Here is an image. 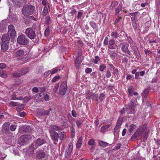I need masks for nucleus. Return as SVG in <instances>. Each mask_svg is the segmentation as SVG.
Listing matches in <instances>:
<instances>
[{"instance_id": "nucleus-1", "label": "nucleus", "mask_w": 160, "mask_h": 160, "mask_svg": "<svg viewBox=\"0 0 160 160\" xmlns=\"http://www.w3.org/2000/svg\"><path fill=\"white\" fill-rule=\"evenodd\" d=\"M134 109L133 102L132 101H130L128 104L126 106V108H123L121 110L120 113L121 114L125 113L126 112H127V114L133 113Z\"/></svg>"}, {"instance_id": "nucleus-2", "label": "nucleus", "mask_w": 160, "mask_h": 160, "mask_svg": "<svg viewBox=\"0 0 160 160\" xmlns=\"http://www.w3.org/2000/svg\"><path fill=\"white\" fill-rule=\"evenodd\" d=\"M35 9V7L31 5L24 6L22 10V12L24 16H29L32 14Z\"/></svg>"}, {"instance_id": "nucleus-3", "label": "nucleus", "mask_w": 160, "mask_h": 160, "mask_svg": "<svg viewBox=\"0 0 160 160\" xmlns=\"http://www.w3.org/2000/svg\"><path fill=\"white\" fill-rule=\"evenodd\" d=\"M34 138V136L32 135H23L19 138L18 142L20 144L24 145L29 140L33 139Z\"/></svg>"}, {"instance_id": "nucleus-4", "label": "nucleus", "mask_w": 160, "mask_h": 160, "mask_svg": "<svg viewBox=\"0 0 160 160\" xmlns=\"http://www.w3.org/2000/svg\"><path fill=\"white\" fill-rule=\"evenodd\" d=\"M70 89L68 87L66 82H62L59 88V94L61 95H64L66 93H68L70 92Z\"/></svg>"}, {"instance_id": "nucleus-5", "label": "nucleus", "mask_w": 160, "mask_h": 160, "mask_svg": "<svg viewBox=\"0 0 160 160\" xmlns=\"http://www.w3.org/2000/svg\"><path fill=\"white\" fill-rule=\"evenodd\" d=\"M17 43L20 45H26L28 42V40L24 35L19 36L17 39Z\"/></svg>"}, {"instance_id": "nucleus-6", "label": "nucleus", "mask_w": 160, "mask_h": 160, "mask_svg": "<svg viewBox=\"0 0 160 160\" xmlns=\"http://www.w3.org/2000/svg\"><path fill=\"white\" fill-rule=\"evenodd\" d=\"M45 141L42 138H38L37 139L35 142L34 146L33 144L31 145L30 151L33 152L34 150L38 148L39 146L42 145L45 143Z\"/></svg>"}, {"instance_id": "nucleus-7", "label": "nucleus", "mask_w": 160, "mask_h": 160, "mask_svg": "<svg viewBox=\"0 0 160 160\" xmlns=\"http://www.w3.org/2000/svg\"><path fill=\"white\" fill-rule=\"evenodd\" d=\"M25 34L31 39H34L36 37L35 32L31 28H28L26 29Z\"/></svg>"}, {"instance_id": "nucleus-8", "label": "nucleus", "mask_w": 160, "mask_h": 160, "mask_svg": "<svg viewBox=\"0 0 160 160\" xmlns=\"http://www.w3.org/2000/svg\"><path fill=\"white\" fill-rule=\"evenodd\" d=\"M50 136L52 139L54 143L56 144L59 138V134L55 131L49 130Z\"/></svg>"}, {"instance_id": "nucleus-9", "label": "nucleus", "mask_w": 160, "mask_h": 160, "mask_svg": "<svg viewBox=\"0 0 160 160\" xmlns=\"http://www.w3.org/2000/svg\"><path fill=\"white\" fill-rule=\"evenodd\" d=\"M28 51H26L25 49H21L17 50L15 52V56L18 57H23L26 55L28 53Z\"/></svg>"}, {"instance_id": "nucleus-10", "label": "nucleus", "mask_w": 160, "mask_h": 160, "mask_svg": "<svg viewBox=\"0 0 160 160\" xmlns=\"http://www.w3.org/2000/svg\"><path fill=\"white\" fill-rule=\"evenodd\" d=\"M8 34L12 38H13L16 36V33L13 25H10L8 26Z\"/></svg>"}, {"instance_id": "nucleus-11", "label": "nucleus", "mask_w": 160, "mask_h": 160, "mask_svg": "<svg viewBox=\"0 0 160 160\" xmlns=\"http://www.w3.org/2000/svg\"><path fill=\"white\" fill-rule=\"evenodd\" d=\"M73 147V145L72 143H70L69 144L65 153V156L66 158H68L69 156L71 155L72 152Z\"/></svg>"}, {"instance_id": "nucleus-12", "label": "nucleus", "mask_w": 160, "mask_h": 160, "mask_svg": "<svg viewBox=\"0 0 160 160\" xmlns=\"http://www.w3.org/2000/svg\"><path fill=\"white\" fill-rule=\"evenodd\" d=\"M146 124H145L143 125L142 128L138 129L134 134V135L135 136V137H139L143 132V131H144V129H146Z\"/></svg>"}, {"instance_id": "nucleus-13", "label": "nucleus", "mask_w": 160, "mask_h": 160, "mask_svg": "<svg viewBox=\"0 0 160 160\" xmlns=\"http://www.w3.org/2000/svg\"><path fill=\"white\" fill-rule=\"evenodd\" d=\"M45 91V89L44 88H42V92L41 93L37 94L34 97V100L37 102H39L43 100V94L42 92Z\"/></svg>"}, {"instance_id": "nucleus-14", "label": "nucleus", "mask_w": 160, "mask_h": 160, "mask_svg": "<svg viewBox=\"0 0 160 160\" xmlns=\"http://www.w3.org/2000/svg\"><path fill=\"white\" fill-rule=\"evenodd\" d=\"M62 130V128L59 126L56 125H53L50 126L49 130H53V131H59Z\"/></svg>"}, {"instance_id": "nucleus-15", "label": "nucleus", "mask_w": 160, "mask_h": 160, "mask_svg": "<svg viewBox=\"0 0 160 160\" xmlns=\"http://www.w3.org/2000/svg\"><path fill=\"white\" fill-rule=\"evenodd\" d=\"M9 40V38L8 35H4L2 36V42L9 43L8 42Z\"/></svg>"}, {"instance_id": "nucleus-16", "label": "nucleus", "mask_w": 160, "mask_h": 160, "mask_svg": "<svg viewBox=\"0 0 160 160\" xmlns=\"http://www.w3.org/2000/svg\"><path fill=\"white\" fill-rule=\"evenodd\" d=\"M110 125L109 124H108L106 125L103 126L101 127L100 132H101L105 133L108 131V129L110 127Z\"/></svg>"}, {"instance_id": "nucleus-17", "label": "nucleus", "mask_w": 160, "mask_h": 160, "mask_svg": "<svg viewBox=\"0 0 160 160\" xmlns=\"http://www.w3.org/2000/svg\"><path fill=\"white\" fill-rule=\"evenodd\" d=\"M67 137L66 133L65 132H62L59 133V138L61 141H63Z\"/></svg>"}, {"instance_id": "nucleus-18", "label": "nucleus", "mask_w": 160, "mask_h": 160, "mask_svg": "<svg viewBox=\"0 0 160 160\" xmlns=\"http://www.w3.org/2000/svg\"><path fill=\"white\" fill-rule=\"evenodd\" d=\"M82 62L81 58L78 56L77 58L75 61V65L77 68H79Z\"/></svg>"}, {"instance_id": "nucleus-19", "label": "nucleus", "mask_w": 160, "mask_h": 160, "mask_svg": "<svg viewBox=\"0 0 160 160\" xmlns=\"http://www.w3.org/2000/svg\"><path fill=\"white\" fill-rule=\"evenodd\" d=\"M9 43H1V47L2 50L4 52L7 50L8 48Z\"/></svg>"}, {"instance_id": "nucleus-20", "label": "nucleus", "mask_w": 160, "mask_h": 160, "mask_svg": "<svg viewBox=\"0 0 160 160\" xmlns=\"http://www.w3.org/2000/svg\"><path fill=\"white\" fill-rule=\"evenodd\" d=\"M45 154L43 152H37L36 158L37 159H41L44 157Z\"/></svg>"}, {"instance_id": "nucleus-21", "label": "nucleus", "mask_w": 160, "mask_h": 160, "mask_svg": "<svg viewBox=\"0 0 160 160\" xmlns=\"http://www.w3.org/2000/svg\"><path fill=\"white\" fill-rule=\"evenodd\" d=\"M115 43V41L113 39L110 40L109 42L108 48L111 49H114V45Z\"/></svg>"}, {"instance_id": "nucleus-22", "label": "nucleus", "mask_w": 160, "mask_h": 160, "mask_svg": "<svg viewBox=\"0 0 160 160\" xmlns=\"http://www.w3.org/2000/svg\"><path fill=\"white\" fill-rule=\"evenodd\" d=\"M0 76L4 78H6L7 77V73L6 71L2 70H0Z\"/></svg>"}, {"instance_id": "nucleus-23", "label": "nucleus", "mask_w": 160, "mask_h": 160, "mask_svg": "<svg viewBox=\"0 0 160 160\" xmlns=\"http://www.w3.org/2000/svg\"><path fill=\"white\" fill-rule=\"evenodd\" d=\"M82 138L81 137H80L76 144V147L77 148H80L82 144Z\"/></svg>"}, {"instance_id": "nucleus-24", "label": "nucleus", "mask_w": 160, "mask_h": 160, "mask_svg": "<svg viewBox=\"0 0 160 160\" xmlns=\"http://www.w3.org/2000/svg\"><path fill=\"white\" fill-rule=\"evenodd\" d=\"M28 68H22L21 70H19L22 76L24 75L25 74L27 73L28 71Z\"/></svg>"}, {"instance_id": "nucleus-25", "label": "nucleus", "mask_w": 160, "mask_h": 160, "mask_svg": "<svg viewBox=\"0 0 160 160\" xmlns=\"http://www.w3.org/2000/svg\"><path fill=\"white\" fill-rule=\"evenodd\" d=\"M122 51L125 52H127L128 54L130 55V52L128 50V47L125 45L123 44L122 47Z\"/></svg>"}, {"instance_id": "nucleus-26", "label": "nucleus", "mask_w": 160, "mask_h": 160, "mask_svg": "<svg viewBox=\"0 0 160 160\" xmlns=\"http://www.w3.org/2000/svg\"><path fill=\"white\" fill-rule=\"evenodd\" d=\"M99 144L101 146L104 147L107 146L108 145V143L101 141H99Z\"/></svg>"}, {"instance_id": "nucleus-27", "label": "nucleus", "mask_w": 160, "mask_h": 160, "mask_svg": "<svg viewBox=\"0 0 160 160\" xmlns=\"http://www.w3.org/2000/svg\"><path fill=\"white\" fill-rule=\"evenodd\" d=\"M90 24L91 27L95 30L98 31V28L96 23L93 22H90Z\"/></svg>"}, {"instance_id": "nucleus-28", "label": "nucleus", "mask_w": 160, "mask_h": 160, "mask_svg": "<svg viewBox=\"0 0 160 160\" xmlns=\"http://www.w3.org/2000/svg\"><path fill=\"white\" fill-rule=\"evenodd\" d=\"M122 6L119 5L118 7L115 10V13L116 14H118L119 12L122 10Z\"/></svg>"}, {"instance_id": "nucleus-29", "label": "nucleus", "mask_w": 160, "mask_h": 160, "mask_svg": "<svg viewBox=\"0 0 160 160\" xmlns=\"http://www.w3.org/2000/svg\"><path fill=\"white\" fill-rule=\"evenodd\" d=\"M136 128V125L133 124H132L130 126L129 131L130 132H132L133 130Z\"/></svg>"}, {"instance_id": "nucleus-30", "label": "nucleus", "mask_w": 160, "mask_h": 160, "mask_svg": "<svg viewBox=\"0 0 160 160\" xmlns=\"http://www.w3.org/2000/svg\"><path fill=\"white\" fill-rule=\"evenodd\" d=\"M21 73L20 72V71H18L17 72L13 73L12 75L14 77H18L22 76Z\"/></svg>"}, {"instance_id": "nucleus-31", "label": "nucleus", "mask_w": 160, "mask_h": 160, "mask_svg": "<svg viewBox=\"0 0 160 160\" xmlns=\"http://www.w3.org/2000/svg\"><path fill=\"white\" fill-rule=\"evenodd\" d=\"M120 128V127L116 125L114 129V135L115 134H118L119 132V129Z\"/></svg>"}, {"instance_id": "nucleus-32", "label": "nucleus", "mask_w": 160, "mask_h": 160, "mask_svg": "<svg viewBox=\"0 0 160 160\" xmlns=\"http://www.w3.org/2000/svg\"><path fill=\"white\" fill-rule=\"evenodd\" d=\"M106 65L104 64H102L100 65L99 66V70L101 71L102 72L106 69Z\"/></svg>"}, {"instance_id": "nucleus-33", "label": "nucleus", "mask_w": 160, "mask_h": 160, "mask_svg": "<svg viewBox=\"0 0 160 160\" xmlns=\"http://www.w3.org/2000/svg\"><path fill=\"white\" fill-rule=\"evenodd\" d=\"M48 13V10L47 8L46 7H44L43 12L42 13V15L43 16H45Z\"/></svg>"}, {"instance_id": "nucleus-34", "label": "nucleus", "mask_w": 160, "mask_h": 160, "mask_svg": "<svg viewBox=\"0 0 160 160\" xmlns=\"http://www.w3.org/2000/svg\"><path fill=\"white\" fill-rule=\"evenodd\" d=\"M128 95L129 96L132 95L133 91V87L132 86L129 87L128 88Z\"/></svg>"}, {"instance_id": "nucleus-35", "label": "nucleus", "mask_w": 160, "mask_h": 160, "mask_svg": "<svg viewBox=\"0 0 160 160\" xmlns=\"http://www.w3.org/2000/svg\"><path fill=\"white\" fill-rule=\"evenodd\" d=\"M60 78V77L59 76H57L55 77L52 80V82H55L58 81Z\"/></svg>"}, {"instance_id": "nucleus-36", "label": "nucleus", "mask_w": 160, "mask_h": 160, "mask_svg": "<svg viewBox=\"0 0 160 160\" xmlns=\"http://www.w3.org/2000/svg\"><path fill=\"white\" fill-rule=\"evenodd\" d=\"M24 105L23 104H22L18 106L17 107V109L18 110H22L24 109Z\"/></svg>"}, {"instance_id": "nucleus-37", "label": "nucleus", "mask_w": 160, "mask_h": 160, "mask_svg": "<svg viewBox=\"0 0 160 160\" xmlns=\"http://www.w3.org/2000/svg\"><path fill=\"white\" fill-rule=\"evenodd\" d=\"M111 57L113 60L116 57V54L114 52L112 51H110V52Z\"/></svg>"}, {"instance_id": "nucleus-38", "label": "nucleus", "mask_w": 160, "mask_h": 160, "mask_svg": "<svg viewBox=\"0 0 160 160\" xmlns=\"http://www.w3.org/2000/svg\"><path fill=\"white\" fill-rule=\"evenodd\" d=\"M71 132L72 137L73 138L75 134V129L73 127H72L71 128Z\"/></svg>"}, {"instance_id": "nucleus-39", "label": "nucleus", "mask_w": 160, "mask_h": 160, "mask_svg": "<svg viewBox=\"0 0 160 160\" xmlns=\"http://www.w3.org/2000/svg\"><path fill=\"white\" fill-rule=\"evenodd\" d=\"M111 35L113 38H117L118 37V34L116 32H112L111 34Z\"/></svg>"}, {"instance_id": "nucleus-40", "label": "nucleus", "mask_w": 160, "mask_h": 160, "mask_svg": "<svg viewBox=\"0 0 160 160\" xmlns=\"http://www.w3.org/2000/svg\"><path fill=\"white\" fill-rule=\"evenodd\" d=\"M31 99V97H26L23 99V102L24 103H27Z\"/></svg>"}, {"instance_id": "nucleus-41", "label": "nucleus", "mask_w": 160, "mask_h": 160, "mask_svg": "<svg viewBox=\"0 0 160 160\" xmlns=\"http://www.w3.org/2000/svg\"><path fill=\"white\" fill-rule=\"evenodd\" d=\"M105 96V95L104 93H102L101 94L98 98L99 100L101 102L103 100V98Z\"/></svg>"}, {"instance_id": "nucleus-42", "label": "nucleus", "mask_w": 160, "mask_h": 160, "mask_svg": "<svg viewBox=\"0 0 160 160\" xmlns=\"http://www.w3.org/2000/svg\"><path fill=\"white\" fill-rule=\"evenodd\" d=\"M100 61V59L98 56H96L95 59L94 61V62L95 64H98L99 61Z\"/></svg>"}, {"instance_id": "nucleus-43", "label": "nucleus", "mask_w": 160, "mask_h": 160, "mask_svg": "<svg viewBox=\"0 0 160 160\" xmlns=\"http://www.w3.org/2000/svg\"><path fill=\"white\" fill-rule=\"evenodd\" d=\"M51 72V71H48L46 72L44 74V76L45 78L47 77Z\"/></svg>"}, {"instance_id": "nucleus-44", "label": "nucleus", "mask_w": 160, "mask_h": 160, "mask_svg": "<svg viewBox=\"0 0 160 160\" xmlns=\"http://www.w3.org/2000/svg\"><path fill=\"white\" fill-rule=\"evenodd\" d=\"M58 69L57 68H53L52 70V71H51V74H54L56 73V72H58Z\"/></svg>"}, {"instance_id": "nucleus-45", "label": "nucleus", "mask_w": 160, "mask_h": 160, "mask_svg": "<svg viewBox=\"0 0 160 160\" xmlns=\"http://www.w3.org/2000/svg\"><path fill=\"white\" fill-rule=\"evenodd\" d=\"M94 143V140L93 139H91L88 142V144L90 145H92Z\"/></svg>"}, {"instance_id": "nucleus-46", "label": "nucleus", "mask_w": 160, "mask_h": 160, "mask_svg": "<svg viewBox=\"0 0 160 160\" xmlns=\"http://www.w3.org/2000/svg\"><path fill=\"white\" fill-rule=\"evenodd\" d=\"M76 124L78 128H80L81 125L82 123V122L81 121L78 120L76 122Z\"/></svg>"}, {"instance_id": "nucleus-47", "label": "nucleus", "mask_w": 160, "mask_h": 160, "mask_svg": "<svg viewBox=\"0 0 160 160\" xmlns=\"http://www.w3.org/2000/svg\"><path fill=\"white\" fill-rule=\"evenodd\" d=\"M49 33V30L48 28H47L45 31V35L47 37L48 36Z\"/></svg>"}, {"instance_id": "nucleus-48", "label": "nucleus", "mask_w": 160, "mask_h": 160, "mask_svg": "<svg viewBox=\"0 0 160 160\" xmlns=\"http://www.w3.org/2000/svg\"><path fill=\"white\" fill-rule=\"evenodd\" d=\"M16 127L15 125H12L10 127V129L12 131H14L16 128Z\"/></svg>"}, {"instance_id": "nucleus-49", "label": "nucleus", "mask_w": 160, "mask_h": 160, "mask_svg": "<svg viewBox=\"0 0 160 160\" xmlns=\"http://www.w3.org/2000/svg\"><path fill=\"white\" fill-rule=\"evenodd\" d=\"M104 44L107 45L109 43L108 38V37H106L105 38L103 42Z\"/></svg>"}, {"instance_id": "nucleus-50", "label": "nucleus", "mask_w": 160, "mask_h": 160, "mask_svg": "<svg viewBox=\"0 0 160 160\" xmlns=\"http://www.w3.org/2000/svg\"><path fill=\"white\" fill-rule=\"evenodd\" d=\"M18 105V103L16 102H12L10 103V105L12 106H17Z\"/></svg>"}, {"instance_id": "nucleus-51", "label": "nucleus", "mask_w": 160, "mask_h": 160, "mask_svg": "<svg viewBox=\"0 0 160 160\" xmlns=\"http://www.w3.org/2000/svg\"><path fill=\"white\" fill-rule=\"evenodd\" d=\"M118 4L117 2H115L113 3H112V4L111 5L110 8L111 9H113L116 6V5H114V4Z\"/></svg>"}, {"instance_id": "nucleus-52", "label": "nucleus", "mask_w": 160, "mask_h": 160, "mask_svg": "<svg viewBox=\"0 0 160 160\" xmlns=\"http://www.w3.org/2000/svg\"><path fill=\"white\" fill-rule=\"evenodd\" d=\"M106 75L107 78H110L111 75V74L110 72L109 71H107L106 73Z\"/></svg>"}, {"instance_id": "nucleus-53", "label": "nucleus", "mask_w": 160, "mask_h": 160, "mask_svg": "<svg viewBox=\"0 0 160 160\" xmlns=\"http://www.w3.org/2000/svg\"><path fill=\"white\" fill-rule=\"evenodd\" d=\"M59 86L58 84H56L53 88V92L54 93L56 92Z\"/></svg>"}, {"instance_id": "nucleus-54", "label": "nucleus", "mask_w": 160, "mask_h": 160, "mask_svg": "<svg viewBox=\"0 0 160 160\" xmlns=\"http://www.w3.org/2000/svg\"><path fill=\"white\" fill-rule=\"evenodd\" d=\"M32 91L33 92L37 93L38 92V89L37 88L34 87L32 88Z\"/></svg>"}, {"instance_id": "nucleus-55", "label": "nucleus", "mask_w": 160, "mask_h": 160, "mask_svg": "<svg viewBox=\"0 0 160 160\" xmlns=\"http://www.w3.org/2000/svg\"><path fill=\"white\" fill-rule=\"evenodd\" d=\"M92 71V69L91 68H88L86 69L85 72L87 73L91 72Z\"/></svg>"}, {"instance_id": "nucleus-56", "label": "nucleus", "mask_w": 160, "mask_h": 160, "mask_svg": "<svg viewBox=\"0 0 160 160\" xmlns=\"http://www.w3.org/2000/svg\"><path fill=\"white\" fill-rule=\"evenodd\" d=\"M6 67V65L3 63H0V68L4 69Z\"/></svg>"}, {"instance_id": "nucleus-57", "label": "nucleus", "mask_w": 160, "mask_h": 160, "mask_svg": "<svg viewBox=\"0 0 160 160\" xmlns=\"http://www.w3.org/2000/svg\"><path fill=\"white\" fill-rule=\"evenodd\" d=\"M45 100V101H48L49 99V96L48 94H46L45 95L43 98V100Z\"/></svg>"}, {"instance_id": "nucleus-58", "label": "nucleus", "mask_w": 160, "mask_h": 160, "mask_svg": "<svg viewBox=\"0 0 160 160\" xmlns=\"http://www.w3.org/2000/svg\"><path fill=\"white\" fill-rule=\"evenodd\" d=\"M99 96L97 94H95L93 97V99L97 101H99V99H98Z\"/></svg>"}, {"instance_id": "nucleus-59", "label": "nucleus", "mask_w": 160, "mask_h": 160, "mask_svg": "<svg viewBox=\"0 0 160 160\" xmlns=\"http://www.w3.org/2000/svg\"><path fill=\"white\" fill-rule=\"evenodd\" d=\"M121 125V121L120 120H118V121L116 125L120 127Z\"/></svg>"}, {"instance_id": "nucleus-60", "label": "nucleus", "mask_w": 160, "mask_h": 160, "mask_svg": "<svg viewBox=\"0 0 160 160\" xmlns=\"http://www.w3.org/2000/svg\"><path fill=\"white\" fill-rule=\"evenodd\" d=\"M42 3L43 5L46 6L48 3V1L47 0H42Z\"/></svg>"}, {"instance_id": "nucleus-61", "label": "nucleus", "mask_w": 160, "mask_h": 160, "mask_svg": "<svg viewBox=\"0 0 160 160\" xmlns=\"http://www.w3.org/2000/svg\"><path fill=\"white\" fill-rule=\"evenodd\" d=\"M26 113L24 112H22L19 113V116L22 117H24Z\"/></svg>"}, {"instance_id": "nucleus-62", "label": "nucleus", "mask_w": 160, "mask_h": 160, "mask_svg": "<svg viewBox=\"0 0 160 160\" xmlns=\"http://www.w3.org/2000/svg\"><path fill=\"white\" fill-rule=\"evenodd\" d=\"M82 15V13L81 12H80V11L78 12V18H80L81 17Z\"/></svg>"}, {"instance_id": "nucleus-63", "label": "nucleus", "mask_w": 160, "mask_h": 160, "mask_svg": "<svg viewBox=\"0 0 160 160\" xmlns=\"http://www.w3.org/2000/svg\"><path fill=\"white\" fill-rule=\"evenodd\" d=\"M72 116L74 117L76 116V114L74 110H72Z\"/></svg>"}, {"instance_id": "nucleus-64", "label": "nucleus", "mask_w": 160, "mask_h": 160, "mask_svg": "<svg viewBox=\"0 0 160 160\" xmlns=\"http://www.w3.org/2000/svg\"><path fill=\"white\" fill-rule=\"evenodd\" d=\"M50 18L49 16H47L46 18V21L47 23H48L49 21Z\"/></svg>"}]
</instances>
